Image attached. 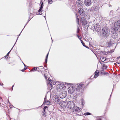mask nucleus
Instances as JSON below:
<instances>
[{"mask_svg":"<svg viewBox=\"0 0 120 120\" xmlns=\"http://www.w3.org/2000/svg\"><path fill=\"white\" fill-rule=\"evenodd\" d=\"M9 53H8L4 57L5 58H7L9 56Z\"/></svg>","mask_w":120,"mask_h":120,"instance_id":"32","label":"nucleus"},{"mask_svg":"<svg viewBox=\"0 0 120 120\" xmlns=\"http://www.w3.org/2000/svg\"><path fill=\"white\" fill-rule=\"evenodd\" d=\"M114 49H112L110 51V52H114Z\"/></svg>","mask_w":120,"mask_h":120,"instance_id":"33","label":"nucleus"},{"mask_svg":"<svg viewBox=\"0 0 120 120\" xmlns=\"http://www.w3.org/2000/svg\"><path fill=\"white\" fill-rule=\"evenodd\" d=\"M76 19H77V22L79 25V19L78 16H77V14H76Z\"/></svg>","mask_w":120,"mask_h":120,"instance_id":"22","label":"nucleus"},{"mask_svg":"<svg viewBox=\"0 0 120 120\" xmlns=\"http://www.w3.org/2000/svg\"><path fill=\"white\" fill-rule=\"evenodd\" d=\"M85 47H86L87 48H88V46H86L85 45Z\"/></svg>","mask_w":120,"mask_h":120,"instance_id":"46","label":"nucleus"},{"mask_svg":"<svg viewBox=\"0 0 120 120\" xmlns=\"http://www.w3.org/2000/svg\"><path fill=\"white\" fill-rule=\"evenodd\" d=\"M119 31L116 30L114 29V31L112 32V34H111V36L113 39H115L118 36L117 34L116 33V32H119Z\"/></svg>","mask_w":120,"mask_h":120,"instance_id":"7","label":"nucleus"},{"mask_svg":"<svg viewBox=\"0 0 120 120\" xmlns=\"http://www.w3.org/2000/svg\"><path fill=\"white\" fill-rule=\"evenodd\" d=\"M53 100L55 101L56 103H58L60 102L59 98L56 95L53 98Z\"/></svg>","mask_w":120,"mask_h":120,"instance_id":"14","label":"nucleus"},{"mask_svg":"<svg viewBox=\"0 0 120 120\" xmlns=\"http://www.w3.org/2000/svg\"><path fill=\"white\" fill-rule=\"evenodd\" d=\"M27 24V23L26 24V25H25V26H24V27H25V26H26V25Z\"/></svg>","mask_w":120,"mask_h":120,"instance_id":"49","label":"nucleus"},{"mask_svg":"<svg viewBox=\"0 0 120 120\" xmlns=\"http://www.w3.org/2000/svg\"><path fill=\"white\" fill-rule=\"evenodd\" d=\"M116 63H117L118 64H119V63H117V62H116Z\"/></svg>","mask_w":120,"mask_h":120,"instance_id":"55","label":"nucleus"},{"mask_svg":"<svg viewBox=\"0 0 120 120\" xmlns=\"http://www.w3.org/2000/svg\"><path fill=\"white\" fill-rule=\"evenodd\" d=\"M95 54V55L96 56V54Z\"/></svg>","mask_w":120,"mask_h":120,"instance_id":"56","label":"nucleus"},{"mask_svg":"<svg viewBox=\"0 0 120 120\" xmlns=\"http://www.w3.org/2000/svg\"><path fill=\"white\" fill-rule=\"evenodd\" d=\"M86 87V85L82 84V83H81L79 84V85H78V86L77 87L76 90L77 91H80L82 92L84 88Z\"/></svg>","mask_w":120,"mask_h":120,"instance_id":"1","label":"nucleus"},{"mask_svg":"<svg viewBox=\"0 0 120 120\" xmlns=\"http://www.w3.org/2000/svg\"><path fill=\"white\" fill-rule=\"evenodd\" d=\"M46 100H47V97L46 96H45V98H44V102H43V105L44 104H45V102L46 101Z\"/></svg>","mask_w":120,"mask_h":120,"instance_id":"29","label":"nucleus"},{"mask_svg":"<svg viewBox=\"0 0 120 120\" xmlns=\"http://www.w3.org/2000/svg\"><path fill=\"white\" fill-rule=\"evenodd\" d=\"M13 65H15V64H13Z\"/></svg>","mask_w":120,"mask_h":120,"instance_id":"62","label":"nucleus"},{"mask_svg":"<svg viewBox=\"0 0 120 120\" xmlns=\"http://www.w3.org/2000/svg\"><path fill=\"white\" fill-rule=\"evenodd\" d=\"M48 3L49 4H51L52 2V0H48Z\"/></svg>","mask_w":120,"mask_h":120,"instance_id":"30","label":"nucleus"},{"mask_svg":"<svg viewBox=\"0 0 120 120\" xmlns=\"http://www.w3.org/2000/svg\"><path fill=\"white\" fill-rule=\"evenodd\" d=\"M16 41H16V42H15V43H16Z\"/></svg>","mask_w":120,"mask_h":120,"instance_id":"61","label":"nucleus"},{"mask_svg":"<svg viewBox=\"0 0 120 120\" xmlns=\"http://www.w3.org/2000/svg\"><path fill=\"white\" fill-rule=\"evenodd\" d=\"M14 86V85H13L12 86V87L13 88V87ZM12 90H13V88H12Z\"/></svg>","mask_w":120,"mask_h":120,"instance_id":"51","label":"nucleus"},{"mask_svg":"<svg viewBox=\"0 0 120 120\" xmlns=\"http://www.w3.org/2000/svg\"><path fill=\"white\" fill-rule=\"evenodd\" d=\"M18 37L17 38V40H16V41H17V40H18Z\"/></svg>","mask_w":120,"mask_h":120,"instance_id":"48","label":"nucleus"},{"mask_svg":"<svg viewBox=\"0 0 120 120\" xmlns=\"http://www.w3.org/2000/svg\"><path fill=\"white\" fill-rule=\"evenodd\" d=\"M97 120H101L99 118L98 119H97Z\"/></svg>","mask_w":120,"mask_h":120,"instance_id":"45","label":"nucleus"},{"mask_svg":"<svg viewBox=\"0 0 120 120\" xmlns=\"http://www.w3.org/2000/svg\"><path fill=\"white\" fill-rule=\"evenodd\" d=\"M114 41H111L110 42L107 43V45H108L107 46H109V45H111V44H113L114 43Z\"/></svg>","mask_w":120,"mask_h":120,"instance_id":"17","label":"nucleus"},{"mask_svg":"<svg viewBox=\"0 0 120 120\" xmlns=\"http://www.w3.org/2000/svg\"><path fill=\"white\" fill-rule=\"evenodd\" d=\"M78 38H79V39L81 41V39L82 40V38L81 37H80V36H79V35H78V34H77V35Z\"/></svg>","mask_w":120,"mask_h":120,"instance_id":"28","label":"nucleus"},{"mask_svg":"<svg viewBox=\"0 0 120 120\" xmlns=\"http://www.w3.org/2000/svg\"><path fill=\"white\" fill-rule=\"evenodd\" d=\"M91 28L92 29H95L96 30H98V27H97V26L95 27L94 25H93L92 26V27H91Z\"/></svg>","mask_w":120,"mask_h":120,"instance_id":"16","label":"nucleus"},{"mask_svg":"<svg viewBox=\"0 0 120 120\" xmlns=\"http://www.w3.org/2000/svg\"><path fill=\"white\" fill-rule=\"evenodd\" d=\"M21 32H22V31H21V32L20 33V34H19V36L20 35V34L21 33Z\"/></svg>","mask_w":120,"mask_h":120,"instance_id":"53","label":"nucleus"},{"mask_svg":"<svg viewBox=\"0 0 120 120\" xmlns=\"http://www.w3.org/2000/svg\"><path fill=\"white\" fill-rule=\"evenodd\" d=\"M48 107L47 106H45L43 108V109L45 110Z\"/></svg>","mask_w":120,"mask_h":120,"instance_id":"41","label":"nucleus"},{"mask_svg":"<svg viewBox=\"0 0 120 120\" xmlns=\"http://www.w3.org/2000/svg\"><path fill=\"white\" fill-rule=\"evenodd\" d=\"M103 68H102V70H104V69H106L107 68V66H106L105 64H103Z\"/></svg>","mask_w":120,"mask_h":120,"instance_id":"21","label":"nucleus"},{"mask_svg":"<svg viewBox=\"0 0 120 120\" xmlns=\"http://www.w3.org/2000/svg\"><path fill=\"white\" fill-rule=\"evenodd\" d=\"M49 53H48L47 54L46 56V59L45 60V63L46 64L47 63V59L48 58V55H49Z\"/></svg>","mask_w":120,"mask_h":120,"instance_id":"19","label":"nucleus"},{"mask_svg":"<svg viewBox=\"0 0 120 120\" xmlns=\"http://www.w3.org/2000/svg\"><path fill=\"white\" fill-rule=\"evenodd\" d=\"M93 10L94 11H96L98 9V7H95L94 6L93 7Z\"/></svg>","mask_w":120,"mask_h":120,"instance_id":"24","label":"nucleus"},{"mask_svg":"<svg viewBox=\"0 0 120 120\" xmlns=\"http://www.w3.org/2000/svg\"><path fill=\"white\" fill-rule=\"evenodd\" d=\"M81 108L78 107L77 106H76L73 109V112H79L81 110Z\"/></svg>","mask_w":120,"mask_h":120,"instance_id":"12","label":"nucleus"},{"mask_svg":"<svg viewBox=\"0 0 120 120\" xmlns=\"http://www.w3.org/2000/svg\"><path fill=\"white\" fill-rule=\"evenodd\" d=\"M27 68H24V70H25Z\"/></svg>","mask_w":120,"mask_h":120,"instance_id":"47","label":"nucleus"},{"mask_svg":"<svg viewBox=\"0 0 120 120\" xmlns=\"http://www.w3.org/2000/svg\"><path fill=\"white\" fill-rule=\"evenodd\" d=\"M101 60L102 62H103L106 60V59L103 57H101Z\"/></svg>","mask_w":120,"mask_h":120,"instance_id":"23","label":"nucleus"},{"mask_svg":"<svg viewBox=\"0 0 120 120\" xmlns=\"http://www.w3.org/2000/svg\"><path fill=\"white\" fill-rule=\"evenodd\" d=\"M0 85L1 86H3V83L1 84V83H0Z\"/></svg>","mask_w":120,"mask_h":120,"instance_id":"42","label":"nucleus"},{"mask_svg":"<svg viewBox=\"0 0 120 120\" xmlns=\"http://www.w3.org/2000/svg\"><path fill=\"white\" fill-rule=\"evenodd\" d=\"M47 102H46V103H45V104H46V105H49V104H50V102L49 101H48V100H47Z\"/></svg>","mask_w":120,"mask_h":120,"instance_id":"31","label":"nucleus"},{"mask_svg":"<svg viewBox=\"0 0 120 120\" xmlns=\"http://www.w3.org/2000/svg\"><path fill=\"white\" fill-rule=\"evenodd\" d=\"M76 4L78 8H82L83 6V3L81 0L77 1Z\"/></svg>","mask_w":120,"mask_h":120,"instance_id":"8","label":"nucleus"},{"mask_svg":"<svg viewBox=\"0 0 120 120\" xmlns=\"http://www.w3.org/2000/svg\"><path fill=\"white\" fill-rule=\"evenodd\" d=\"M80 21L81 22L82 24L84 26H90V23L88 24L87 22V21L85 18L82 17L81 18Z\"/></svg>","mask_w":120,"mask_h":120,"instance_id":"4","label":"nucleus"},{"mask_svg":"<svg viewBox=\"0 0 120 120\" xmlns=\"http://www.w3.org/2000/svg\"><path fill=\"white\" fill-rule=\"evenodd\" d=\"M79 30H80L79 29V28L78 27L77 28V33H79Z\"/></svg>","mask_w":120,"mask_h":120,"instance_id":"37","label":"nucleus"},{"mask_svg":"<svg viewBox=\"0 0 120 120\" xmlns=\"http://www.w3.org/2000/svg\"><path fill=\"white\" fill-rule=\"evenodd\" d=\"M110 33L109 28L107 27H104L102 29V33L103 35L105 36H108Z\"/></svg>","mask_w":120,"mask_h":120,"instance_id":"2","label":"nucleus"},{"mask_svg":"<svg viewBox=\"0 0 120 120\" xmlns=\"http://www.w3.org/2000/svg\"><path fill=\"white\" fill-rule=\"evenodd\" d=\"M113 11H110V15H112L113 14Z\"/></svg>","mask_w":120,"mask_h":120,"instance_id":"40","label":"nucleus"},{"mask_svg":"<svg viewBox=\"0 0 120 120\" xmlns=\"http://www.w3.org/2000/svg\"><path fill=\"white\" fill-rule=\"evenodd\" d=\"M45 79H47V77L46 76H45Z\"/></svg>","mask_w":120,"mask_h":120,"instance_id":"44","label":"nucleus"},{"mask_svg":"<svg viewBox=\"0 0 120 120\" xmlns=\"http://www.w3.org/2000/svg\"><path fill=\"white\" fill-rule=\"evenodd\" d=\"M79 13L81 15H83L85 14L84 10L82 8H79L78 9Z\"/></svg>","mask_w":120,"mask_h":120,"instance_id":"11","label":"nucleus"},{"mask_svg":"<svg viewBox=\"0 0 120 120\" xmlns=\"http://www.w3.org/2000/svg\"><path fill=\"white\" fill-rule=\"evenodd\" d=\"M16 41H16V42H15V43H16Z\"/></svg>","mask_w":120,"mask_h":120,"instance_id":"60","label":"nucleus"},{"mask_svg":"<svg viewBox=\"0 0 120 120\" xmlns=\"http://www.w3.org/2000/svg\"><path fill=\"white\" fill-rule=\"evenodd\" d=\"M43 2H41V7H40V8H43Z\"/></svg>","mask_w":120,"mask_h":120,"instance_id":"36","label":"nucleus"},{"mask_svg":"<svg viewBox=\"0 0 120 120\" xmlns=\"http://www.w3.org/2000/svg\"><path fill=\"white\" fill-rule=\"evenodd\" d=\"M23 29H22V30L21 31L22 32V30H23Z\"/></svg>","mask_w":120,"mask_h":120,"instance_id":"57","label":"nucleus"},{"mask_svg":"<svg viewBox=\"0 0 120 120\" xmlns=\"http://www.w3.org/2000/svg\"><path fill=\"white\" fill-rule=\"evenodd\" d=\"M90 114V113L89 112H86L84 114L85 115H89Z\"/></svg>","mask_w":120,"mask_h":120,"instance_id":"27","label":"nucleus"},{"mask_svg":"<svg viewBox=\"0 0 120 120\" xmlns=\"http://www.w3.org/2000/svg\"><path fill=\"white\" fill-rule=\"evenodd\" d=\"M81 42L82 44V45H83V46H85V44L83 43V41H82V40H81Z\"/></svg>","mask_w":120,"mask_h":120,"instance_id":"35","label":"nucleus"},{"mask_svg":"<svg viewBox=\"0 0 120 120\" xmlns=\"http://www.w3.org/2000/svg\"><path fill=\"white\" fill-rule=\"evenodd\" d=\"M114 25L115 27L114 30L120 32V20L114 23Z\"/></svg>","mask_w":120,"mask_h":120,"instance_id":"3","label":"nucleus"},{"mask_svg":"<svg viewBox=\"0 0 120 120\" xmlns=\"http://www.w3.org/2000/svg\"><path fill=\"white\" fill-rule=\"evenodd\" d=\"M99 72L98 70H96L95 72V75L94 77L95 78H96L99 75Z\"/></svg>","mask_w":120,"mask_h":120,"instance_id":"15","label":"nucleus"},{"mask_svg":"<svg viewBox=\"0 0 120 120\" xmlns=\"http://www.w3.org/2000/svg\"><path fill=\"white\" fill-rule=\"evenodd\" d=\"M37 69V68L35 67H34V68L31 70V71H34V70L36 71Z\"/></svg>","mask_w":120,"mask_h":120,"instance_id":"25","label":"nucleus"},{"mask_svg":"<svg viewBox=\"0 0 120 120\" xmlns=\"http://www.w3.org/2000/svg\"><path fill=\"white\" fill-rule=\"evenodd\" d=\"M24 70H24V69H22V70H21V71H22V72H23V71H24Z\"/></svg>","mask_w":120,"mask_h":120,"instance_id":"43","label":"nucleus"},{"mask_svg":"<svg viewBox=\"0 0 120 120\" xmlns=\"http://www.w3.org/2000/svg\"><path fill=\"white\" fill-rule=\"evenodd\" d=\"M84 4L86 6H90L91 4V0H85L84 2Z\"/></svg>","mask_w":120,"mask_h":120,"instance_id":"13","label":"nucleus"},{"mask_svg":"<svg viewBox=\"0 0 120 120\" xmlns=\"http://www.w3.org/2000/svg\"><path fill=\"white\" fill-rule=\"evenodd\" d=\"M100 73H101V74H103V75H105V74H106L107 73H106V72H105L104 71H103V72H102V71H101V72H100Z\"/></svg>","mask_w":120,"mask_h":120,"instance_id":"26","label":"nucleus"},{"mask_svg":"<svg viewBox=\"0 0 120 120\" xmlns=\"http://www.w3.org/2000/svg\"><path fill=\"white\" fill-rule=\"evenodd\" d=\"M10 51H11V50H10V51H9L8 52H9V53L10 52Z\"/></svg>","mask_w":120,"mask_h":120,"instance_id":"54","label":"nucleus"},{"mask_svg":"<svg viewBox=\"0 0 120 120\" xmlns=\"http://www.w3.org/2000/svg\"><path fill=\"white\" fill-rule=\"evenodd\" d=\"M64 85L63 84H59L57 86V89L58 91H60L64 88Z\"/></svg>","mask_w":120,"mask_h":120,"instance_id":"10","label":"nucleus"},{"mask_svg":"<svg viewBox=\"0 0 120 120\" xmlns=\"http://www.w3.org/2000/svg\"><path fill=\"white\" fill-rule=\"evenodd\" d=\"M42 8H40V9H39V10H38V11L39 12H41V10H42Z\"/></svg>","mask_w":120,"mask_h":120,"instance_id":"38","label":"nucleus"},{"mask_svg":"<svg viewBox=\"0 0 120 120\" xmlns=\"http://www.w3.org/2000/svg\"><path fill=\"white\" fill-rule=\"evenodd\" d=\"M46 111L45 110L43 109L42 113V115L43 116H45L46 115Z\"/></svg>","mask_w":120,"mask_h":120,"instance_id":"20","label":"nucleus"},{"mask_svg":"<svg viewBox=\"0 0 120 120\" xmlns=\"http://www.w3.org/2000/svg\"><path fill=\"white\" fill-rule=\"evenodd\" d=\"M67 106L69 108L73 109L74 108L75 106L74 103L72 101H70L67 103Z\"/></svg>","mask_w":120,"mask_h":120,"instance_id":"5","label":"nucleus"},{"mask_svg":"<svg viewBox=\"0 0 120 120\" xmlns=\"http://www.w3.org/2000/svg\"><path fill=\"white\" fill-rule=\"evenodd\" d=\"M23 64L24 65V66L25 67L26 66L25 65V64L24 63H23Z\"/></svg>","mask_w":120,"mask_h":120,"instance_id":"50","label":"nucleus"},{"mask_svg":"<svg viewBox=\"0 0 120 120\" xmlns=\"http://www.w3.org/2000/svg\"><path fill=\"white\" fill-rule=\"evenodd\" d=\"M16 41H16V42H15V43H16Z\"/></svg>","mask_w":120,"mask_h":120,"instance_id":"59","label":"nucleus"},{"mask_svg":"<svg viewBox=\"0 0 120 120\" xmlns=\"http://www.w3.org/2000/svg\"><path fill=\"white\" fill-rule=\"evenodd\" d=\"M75 90V88L73 86L70 87L68 89V93L71 94L73 93L74 92Z\"/></svg>","mask_w":120,"mask_h":120,"instance_id":"9","label":"nucleus"},{"mask_svg":"<svg viewBox=\"0 0 120 120\" xmlns=\"http://www.w3.org/2000/svg\"><path fill=\"white\" fill-rule=\"evenodd\" d=\"M47 100H46V101L45 102V103H46V102H47Z\"/></svg>","mask_w":120,"mask_h":120,"instance_id":"52","label":"nucleus"},{"mask_svg":"<svg viewBox=\"0 0 120 120\" xmlns=\"http://www.w3.org/2000/svg\"><path fill=\"white\" fill-rule=\"evenodd\" d=\"M42 8H40V9H39V10H38V11L39 12H41V10H42Z\"/></svg>","mask_w":120,"mask_h":120,"instance_id":"39","label":"nucleus"},{"mask_svg":"<svg viewBox=\"0 0 120 120\" xmlns=\"http://www.w3.org/2000/svg\"><path fill=\"white\" fill-rule=\"evenodd\" d=\"M48 84L50 85L51 86L52 85V80H49V81L48 82Z\"/></svg>","mask_w":120,"mask_h":120,"instance_id":"18","label":"nucleus"},{"mask_svg":"<svg viewBox=\"0 0 120 120\" xmlns=\"http://www.w3.org/2000/svg\"><path fill=\"white\" fill-rule=\"evenodd\" d=\"M67 96V92L64 90L62 91L60 93V98H65Z\"/></svg>","mask_w":120,"mask_h":120,"instance_id":"6","label":"nucleus"},{"mask_svg":"<svg viewBox=\"0 0 120 120\" xmlns=\"http://www.w3.org/2000/svg\"><path fill=\"white\" fill-rule=\"evenodd\" d=\"M44 67H43V66H42L39 67H38V69H44Z\"/></svg>","mask_w":120,"mask_h":120,"instance_id":"34","label":"nucleus"},{"mask_svg":"<svg viewBox=\"0 0 120 120\" xmlns=\"http://www.w3.org/2000/svg\"><path fill=\"white\" fill-rule=\"evenodd\" d=\"M23 29H22V30L21 31L22 32V30H23Z\"/></svg>","mask_w":120,"mask_h":120,"instance_id":"58","label":"nucleus"}]
</instances>
